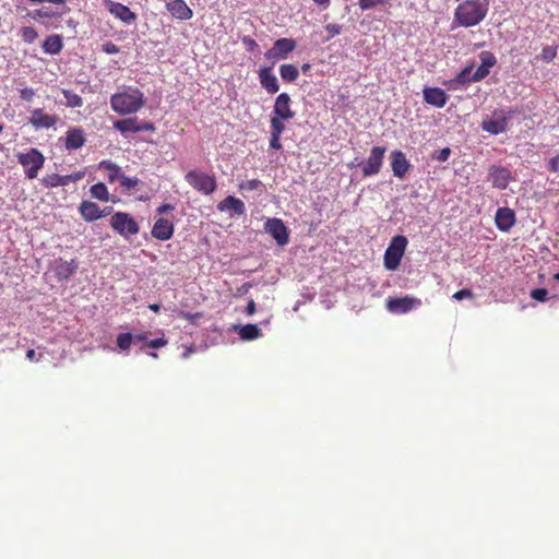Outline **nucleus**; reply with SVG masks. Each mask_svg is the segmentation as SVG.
<instances>
[{
    "instance_id": "4be33fe9",
    "label": "nucleus",
    "mask_w": 559,
    "mask_h": 559,
    "mask_svg": "<svg viewBox=\"0 0 559 559\" xmlns=\"http://www.w3.org/2000/svg\"><path fill=\"white\" fill-rule=\"evenodd\" d=\"M86 142L83 129L74 127L70 128L66 133L64 146L69 151L81 148Z\"/></svg>"
},
{
    "instance_id": "6e6d98bb",
    "label": "nucleus",
    "mask_w": 559,
    "mask_h": 559,
    "mask_svg": "<svg viewBox=\"0 0 559 559\" xmlns=\"http://www.w3.org/2000/svg\"><path fill=\"white\" fill-rule=\"evenodd\" d=\"M175 210V206L169 204V203H165V204H162L159 205L157 209H156V212L158 214H165V213H168V212H173Z\"/></svg>"
},
{
    "instance_id": "de8ad7c7",
    "label": "nucleus",
    "mask_w": 559,
    "mask_h": 559,
    "mask_svg": "<svg viewBox=\"0 0 559 559\" xmlns=\"http://www.w3.org/2000/svg\"><path fill=\"white\" fill-rule=\"evenodd\" d=\"M451 155V150L449 147H444L440 151H438L433 158L438 162H447Z\"/></svg>"
},
{
    "instance_id": "49530a36",
    "label": "nucleus",
    "mask_w": 559,
    "mask_h": 559,
    "mask_svg": "<svg viewBox=\"0 0 559 559\" xmlns=\"http://www.w3.org/2000/svg\"><path fill=\"white\" fill-rule=\"evenodd\" d=\"M325 29L329 32V36L326 37L325 40H330L331 38H333L334 36L338 35L341 33L342 26L338 24H328L325 26Z\"/></svg>"
},
{
    "instance_id": "864d4df0",
    "label": "nucleus",
    "mask_w": 559,
    "mask_h": 559,
    "mask_svg": "<svg viewBox=\"0 0 559 559\" xmlns=\"http://www.w3.org/2000/svg\"><path fill=\"white\" fill-rule=\"evenodd\" d=\"M548 169L552 173L559 171V155L552 157L548 162Z\"/></svg>"
},
{
    "instance_id": "f3484780",
    "label": "nucleus",
    "mask_w": 559,
    "mask_h": 559,
    "mask_svg": "<svg viewBox=\"0 0 559 559\" xmlns=\"http://www.w3.org/2000/svg\"><path fill=\"white\" fill-rule=\"evenodd\" d=\"M273 114L275 117L286 120L295 117V112L290 109V97L287 93H282L276 97Z\"/></svg>"
},
{
    "instance_id": "9d476101",
    "label": "nucleus",
    "mask_w": 559,
    "mask_h": 559,
    "mask_svg": "<svg viewBox=\"0 0 559 559\" xmlns=\"http://www.w3.org/2000/svg\"><path fill=\"white\" fill-rule=\"evenodd\" d=\"M296 48V41L292 38H280L275 40L272 48L265 53L269 60H283Z\"/></svg>"
},
{
    "instance_id": "4c0bfd02",
    "label": "nucleus",
    "mask_w": 559,
    "mask_h": 559,
    "mask_svg": "<svg viewBox=\"0 0 559 559\" xmlns=\"http://www.w3.org/2000/svg\"><path fill=\"white\" fill-rule=\"evenodd\" d=\"M389 0H359L358 5L362 11L371 10L379 4H385Z\"/></svg>"
},
{
    "instance_id": "a211bd4d",
    "label": "nucleus",
    "mask_w": 559,
    "mask_h": 559,
    "mask_svg": "<svg viewBox=\"0 0 559 559\" xmlns=\"http://www.w3.org/2000/svg\"><path fill=\"white\" fill-rule=\"evenodd\" d=\"M108 11L122 22L130 24L136 20V14L129 7L115 1H106Z\"/></svg>"
},
{
    "instance_id": "72a5a7b5",
    "label": "nucleus",
    "mask_w": 559,
    "mask_h": 559,
    "mask_svg": "<svg viewBox=\"0 0 559 559\" xmlns=\"http://www.w3.org/2000/svg\"><path fill=\"white\" fill-rule=\"evenodd\" d=\"M62 95L66 98V105L71 108H78L83 106V99L80 95L75 94L70 90L63 88L61 91Z\"/></svg>"
},
{
    "instance_id": "20e7f679",
    "label": "nucleus",
    "mask_w": 559,
    "mask_h": 559,
    "mask_svg": "<svg viewBox=\"0 0 559 559\" xmlns=\"http://www.w3.org/2000/svg\"><path fill=\"white\" fill-rule=\"evenodd\" d=\"M16 158L23 166L25 176L28 179H35L45 163V156L35 147L29 148L25 153H19Z\"/></svg>"
},
{
    "instance_id": "c03bdc74",
    "label": "nucleus",
    "mask_w": 559,
    "mask_h": 559,
    "mask_svg": "<svg viewBox=\"0 0 559 559\" xmlns=\"http://www.w3.org/2000/svg\"><path fill=\"white\" fill-rule=\"evenodd\" d=\"M202 313L201 312H195V313H191V312H185V311H181L179 317L191 322V323H197V320L201 319L202 318Z\"/></svg>"
},
{
    "instance_id": "13d9d810",
    "label": "nucleus",
    "mask_w": 559,
    "mask_h": 559,
    "mask_svg": "<svg viewBox=\"0 0 559 559\" xmlns=\"http://www.w3.org/2000/svg\"><path fill=\"white\" fill-rule=\"evenodd\" d=\"M233 330L238 333L240 340L245 341V325L235 324V325H233Z\"/></svg>"
},
{
    "instance_id": "58836bf2",
    "label": "nucleus",
    "mask_w": 559,
    "mask_h": 559,
    "mask_svg": "<svg viewBox=\"0 0 559 559\" xmlns=\"http://www.w3.org/2000/svg\"><path fill=\"white\" fill-rule=\"evenodd\" d=\"M262 336L258 324L247 323V341L257 340Z\"/></svg>"
},
{
    "instance_id": "cd10ccee",
    "label": "nucleus",
    "mask_w": 559,
    "mask_h": 559,
    "mask_svg": "<svg viewBox=\"0 0 559 559\" xmlns=\"http://www.w3.org/2000/svg\"><path fill=\"white\" fill-rule=\"evenodd\" d=\"M76 269L78 263L74 259L71 261H64L60 259L56 264L55 273L59 280H68L75 273Z\"/></svg>"
},
{
    "instance_id": "393cba45",
    "label": "nucleus",
    "mask_w": 559,
    "mask_h": 559,
    "mask_svg": "<svg viewBox=\"0 0 559 559\" xmlns=\"http://www.w3.org/2000/svg\"><path fill=\"white\" fill-rule=\"evenodd\" d=\"M474 82H479V80H474V64L471 63L456 74V76L451 81V85L453 88H461Z\"/></svg>"
},
{
    "instance_id": "39448f33",
    "label": "nucleus",
    "mask_w": 559,
    "mask_h": 559,
    "mask_svg": "<svg viewBox=\"0 0 559 559\" xmlns=\"http://www.w3.org/2000/svg\"><path fill=\"white\" fill-rule=\"evenodd\" d=\"M110 226L124 238H129L139 233L136 221L131 215L123 212H117L111 216Z\"/></svg>"
},
{
    "instance_id": "0eeeda50",
    "label": "nucleus",
    "mask_w": 559,
    "mask_h": 559,
    "mask_svg": "<svg viewBox=\"0 0 559 559\" xmlns=\"http://www.w3.org/2000/svg\"><path fill=\"white\" fill-rule=\"evenodd\" d=\"M385 152L386 148L383 146H373L367 160L357 164L361 166L364 177L374 176L380 173Z\"/></svg>"
},
{
    "instance_id": "f704fd0d",
    "label": "nucleus",
    "mask_w": 559,
    "mask_h": 559,
    "mask_svg": "<svg viewBox=\"0 0 559 559\" xmlns=\"http://www.w3.org/2000/svg\"><path fill=\"white\" fill-rule=\"evenodd\" d=\"M20 34L23 41L26 44H33L38 38L37 31L32 26L22 27Z\"/></svg>"
},
{
    "instance_id": "6ab92c4d",
    "label": "nucleus",
    "mask_w": 559,
    "mask_h": 559,
    "mask_svg": "<svg viewBox=\"0 0 559 559\" xmlns=\"http://www.w3.org/2000/svg\"><path fill=\"white\" fill-rule=\"evenodd\" d=\"M151 233L155 239L166 241L174 235V224L170 219L160 217L154 223Z\"/></svg>"
},
{
    "instance_id": "338daca9",
    "label": "nucleus",
    "mask_w": 559,
    "mask_h": 559,
    "mask_svg": "<svg viewBox=\"0 0 559 559\" xmlns=\"http://www.w3.org/2000/svg\"><path fill=\"white\" fill-rule=\"evenodd\" d=\"M148 308H150L152 311H154V312H158V311H159V309H160V306H159V305H157V304H152V305H150V306H148Z\"/></svg>"
},
{
    "instance_id": "5fc2aeb1",
    "label": "nucleus",
    "mask_w": 559,
    "mask_h": 559,
    "mask_svg": "<svg viewBox=\"0 0 559 559\" xmlns=\"http://www.w3.org/2000/svg\"><path fill=\"white\" fill-rule=\"evenodd\" d=\"M280 139H281V135L271 134L270 146L274 150H280L282 147Z\"/></svg>"
},
{
    "instance_id": "ddd939ff",
    "label": "nucleus",
    "mask_w": 559,
    "mask_h": 559,
    "mask_svg": "<svg viewBox=\"0 0 559 559\" xmlns=\"http://www.w3.org/2000/svg\"><path fill=\"white\" fill-rule=\"evenodd\" d=\"M265 230L275 239L278 246H285L288 242L287 227L280 218L267 219Z\"/></svg>"
},
{
    "instance_id": "e433bc0d",
    "label": "nucleus",
    "mask_w": 559,
    "mask_h": 559,
    "mask_svg": "<svg viewBox=\"0 0 559 559\" xmlns=\"http://www.w3.org/2000/svg\"><path fill=\"white\" fill-rule=\"evenodd\" d=\"M286 119H282L278 117L273 116L271 118V134L281 135L285 130L284 121Z\"/></svg>"
},
{
    "instance_id": "4d7b16f0",
    "label": "nucleus",
    "mask_w": 559,
    "mask_h": 559,
    "mask_svg": "<svg viewBox=\"0 0 559 559\" xmlns=\"http://www.w3.org/2000/svg\"><path fill=\"white\" fill-rule=\"evenodd\" d=\"M34 96V91L31 87H25L21 91V97L25 100H31Z\"/></svg>"
},
{
    "instance_id": "680f3d73",
    "label": "nucleus",
    "mask_w": 559,
    "mask_h": 559,
    "mask_svg": "<svg viewBox=\"0 0 559 559\" xmlns=\"http://www.w3.org/2000/svg\"><path fill=\"white\" fill-rule=\"evenodd\" d=\"M246 45L247 50H252L257 46V43L253 39L247 38Z\"/></svg>"
},
{
    "instance_id": "f257e3e1",
    "label": "nucleus",
    "mask_w": 559,
    "mask_h": 559,
    "mask_svg": "<svg viewBox=\"0 0 559 559\" xmlns=\"http://www.w3.org/2000/svg\"><path fill=\"white\" fill-rule=\"evenodd\" d=\"M489 0H465L454 12V21L463 27L478 25L487 15Z\"/></svg>"
},
{
    "instance_id": "bb28decb",
    "label": "nucleus",
    "mask_w": 559,
    "mask_h": 559,
    "mask_svg": "<svg viewBox=\"0 0 559 559\" xmlns=\"http://www.w3.org/2000/svg\"><path fill=\"white\" fill-rule=\"evenodd\" d=\"M217 209L221 212H226L229 214H242L243 203L240 199L235 197H227L217 204Z\"/></svg>"
},
{
    "instance_id": "b1692460",
    "label": "nucleus",
    "mask_w": 559,
    "mask_h": 559,
    "mask_svg": "<svg viewBox=\"0 0 559 559\" xmlns=\"http://www.w3.org/2000/svg\"><path fill=\"white\" fill-rule=\"evenodd\" d=\"M57 121L58 118L56 116L48 115L43 109H35L29 119V122L35 128H51Z\"/></svg>"
},
{
    "instance_id": "ea45409f",
    "label": "nucleus",
    "mask_w": 559,
    "mask_h": 559,
    "mask_svg": "<svg viewBox=\"0 0 559 559\" xmlns=\"http://www.w3.org/2000/svg\"><path fill=\"white\" fill-rule=\"evenodd\" d=\"M139 183H140V180L138 178H130L127 176H123L120 181L121 187L127 191L135 189Z\"/></svg>"
},
{
    "instance_id": "bf43d9fd",
    "label": "nucleus",
    "mask_w": 559,
    "mask_h": 559,
    "mask_svg": "<svg viewBox=\"0 0 559 559\" xmlns=\"http://www.w3.org/2000/svg\"><path fill=\"white\" fill-rule=\"evenodd\" d=\"M147 340V333L142 332L139 334H133V341L134 342H145Z\"/></svg>"
},
{
    "instance_id": "a19ab883",
    "label": "nucleus",
    "mask_w": 559,
    "mask_h": 559,
    "mask_svg": "<svg viewBox=\"0 0 559 559\" xmlns=\"http://www.w3.org/2000/svg\"><path fill=\"white\" fill-rule=\"evenodd\" d=\"M28 15L34 20H41V19H50V17H52L53 14L48 9H38V10H35V11L28 13Z\"/></svg>"
},
{
    "instance_id": "37998d69",
    "label": "nucleus",
    "mask_w": 559,
    "mask_h": 559,
    "mask_svg": "<svg viewBox=\"0 0 559 559\" xmlns=\"http://www.w3.org/2000/svg\"><path fill=\"white\" fill-rule=\"evenodd\" d=\"M102 51L107 55H115L120 51V48L112 41H106L102 45Z\"/></svg>"
},
{
    "instance_id": "8fccbe9b",
    "label": "nucleus",
    "mask_w": 559,
    "mask_h": 559,
    "mask_svg": "<svg viewBox=\"0 0 559 559\" xmlns=\"http://www.w3.org/2000/svg\"><path fill=\"white\" fill-rule=\"evenodd\" d=\"M156 130L155 126L153 122H148V121H139L138 120V132H142V131H151V132H154Z\"/></svg>"
},
{
    "instance_id": "9b49d317",
    "label": "nucleus",
    "mask_w": 559,
    "mask_h": 559,
    "mask_svg": "<svg viewBox=\"0 0 559 559\" xmlns=\"http://www.w3.org/2000/svg\"><path fill=\"white\" fill-rule=\"evenodd\" d=\"M509 116L503 111H495L493 118H486L481 121V129L492 135L504 133L508 127Z\"/></svg>"
},
{
    "instance_id": "774afa93",
    "label": "nucleus",
    "mask_w": 559,
    "mask_h": 559,
    "mask_svg": "<svg viewBox=\"0 0 559 559\" xmlns=\"http://www.w3.org/2000/svg\"><path fill=\"white\" fill-rule=\"evenodd\" d=\"M554 280H555V281H557V282H559V273H557V274H555V275H554Z\"/></svg>"
},
{
    "instance_id": "dca6fc26",
    "label": "nucleus",
    "mask_w": 559,
    "mask_h": 559,
    "mask_svg": "<svg viewBox=\"0 0 559 559\" xmlns=\"http://www.w3.org/2000/svg\"><path fill=\"white\" fill-rule=\"evenodd\" d=\"M496 226L501 231H509L515 224V213L510 207H499L495 216Z\"/></svg>"
},
{
    "instance_id": "2f4dec72",
    "label": "nucleus",
    "mask_w": 559,
    "mask_h": 559,
    "mask_svg": "<svg viewBox=\"0 0 559 559\" xmlns=\"http://www.w3.org/2000/svg\"><path fill=\"white\" fill-rule=\"evenodd\" d=\"M281 78L286 82H294L299 75V71L296 66L285 63L280 67Z\"/></svg>"
},
{
    "instance_id": "e2e57ef3",
    "label": "nucleus",
    "mask_w": 559,
    "mask_h": 559,
    "mask_svg": "<svg viewBox=\"0 0 559 559\" xmlns=\"http://www.w3.org/2000/svg\"><path fill=\"white\" fill-rule=\"evenodd\" d=\"M67 0H38L39 3L48 2L53 4H63Z\"/></svg>"
},
{
    "instance_id": "423d86ee",
    "label": "nucleus",
    "mask_w": 559,
    "mask_h": 559,
    "mask_svg": "<svg viewBox=\"0 0 559 559\" xmlns=\"http://www.w3.org/2000/svg\"><path fill=\"white\" fill-rule=\"evenodd\" d=\"M185 179L193 189L203 194H211L216 189L215 178L204 173L190 170L186 174Z\"/></svg>"
},
{
    "instance_id": "a18cd8bd",
    "label": "nucleus",
    "mask_w": 559,
    "mask_h": 559,
    "mask_svg": "<svg viewBox=\"0 0 559 559\" xmlns=\"http://www.w3.org/2000/svg\"><path fill=\"white\" fill-rule=\"evenodd\" d=\"M540 56L543 60L549 62L556 57V49L550 46H547L543 48Z\"/></svg>"
},
{
    "instance_id": "c756f323",
    "label": "nucleus",
    "mask_w": 559,
    "mask_h": 559,
    "mask_svg": "<svg viewBox=\"0 0 559 559\" xmlns=\"http://www.w3.org/2000/svg\"><path fill=\"white\" fill-rule=\"evenodd\" d=\"M63 48L60 35H49L43 43V49L46 53L58 55Z\"/></svg>"
},
{
    "instance_id": "473e14b6",
    "label": "nucleus",
    "mask_w": 559,
    "mask_h": 559,
    "mask_svg": "<svg viewBox=\"0 0 559 559\" xmlns=\"http://www.w3.org/2000/svg\"><path fill=\"white\" fill-rule=\"evenodd\" d=\"M91 195L94 199L107 202L109 200V192L105 183L98 182L91 187Z\"/></svg>"
},
{
    "instance_id": "7ed1b4c3",
    "label": "nucleus",
    "mask_w": 559,
    "mask_h": 559,
    "mask_svg": "<svg viewBox=\"0 0 559 559\" xmlns=\"http://www.w3.org/2000/svg\"><path fill=\"white\" fill-rule=\"evenodd\" d=\"M408 240L405 236H394L384 252L383 263L389 271H395L401 264Z\"/></svg>"
},
{
    "instance_id": "0e129e2a",
    "label": "nucleus",
    "mask_w": 559,
    "mask_h": 559,
    "mask_svg": "<svg viewBox=\"0 0 559 559\" xmlns=\"http://www.w3.org/2000/svg\"><path fill=\"white\" fill-rule=\"evenodd\" d=\"M35 356H36V353H35V350H34V349H28V350H27V353H26V358H27L28 360H31V361H32V360H34V359H35Z\"/></svg>"
},
{
    "instance_id": "1a4fd4ad",
    "label": "nucleus",
    "mask_w": 559,
    "mask_h": 559,
    "mask_svg": "<svg viewBox=\"0 0 559 559\" xmlns=\"http://www.w3.org/2000/svg\"><path fill=\"white\" fill-rule=\"evenodd\" d=\"M488 180L493 188L504 190L514 178L507 167L491 165L488 169Z\"/></svg>"
},
{
    "instance_id": "2eb2a0df",
    "label": "nucleus",
    "mask_w": 559,
    "mask_h": 559,
    "mask_svg": "<svg viewBox=\"0 0 559 559\" xmlns=\"http://www.w3.org/2000/svg\"><path fill=\"white\" fill-rule=\"evenodd\" d=\"M478 58L480 64L474 71V80L481 81L489 75L490 69L497 64V58L491 51L488 50L479 52Z\"/></svg>"
},
{
    "instance_id": "a878e982",
    "label": "nucleus",
    "mask_w": 559,
    "mask_h": 559,
    "mask_svg": "<svg viewBox=\"0 0 559 559\" xmlns=\"http://www.w3.org/2000/svg\"><path fill=\"white\" fill-rule=\"evenodd\" d=\"M79 211H80L81 216L86 222H94V221L100 218L103 215L99 206L96 203L91 202V201H83L80 204Z\"/></svg>"
},
{
    "instance_id": "7c9ffc66",
    "label": "nucleus",
    "mask_w": 559,
    "mask_h": 559,
    "mask_svg": "<svg viewBox=\"0 0 559 559\" xmlns=\"http://www.w3.org/2000/svg\"><path fill=\"white\" fill-rule=\"evenodd\" d=\"M114 128L122 134L128 132H138V118H127L114 122Z\"/></svg>"
},
{
    "instance_id": "3c124183",
    "label": "nucleus",
    "mask_w": 559,
    "mask_h": 559,
    "mask_svg": "<svg viewBox=\"0 0 559 559\" xmlns=\"http://www.w3.org/2000/svg\"><path fill=\"white\" fill-rule=\"evenodd\" d=\"M249 190L262 192L264 190V185L259 180H247V191Z\"/></svg>"
},
{
    "instance_id": "69168bd1",
    "label": "nucleus",
    "mask_w": 559,
    "mask_h": 559,
    "mask_svg": "<svg viewBox=\"0 0 559 559\" xmlns=\"http://www.w3.org/2000/svg\"><path fill=\"white\" fill-rule=\"evenodd\" d=\"M314 3L323 7H328L330 4V0H312Z\"/></svg>"
},
{
    "instance_id": "6e6552de",
    "label": "nucleus",
    "mask_w": 559,
    "mask_h": 559,
    "mask_svg": "<svg viewBox=\"0 0 559 559\" xmlns=\"http://www.w3.org/2000/svg\"><path fill=\"white\" fill-rule=\"evenodd\" d=\"M385 305L389 312L404 314L420 307L421 300L412 296L390 297L386 299Z\"/></svg>"
},
{
    "instance_id": "5701e85b",
    "label": "nucleus",
    "mask_w": 559,
    "mask_h": 559,
    "mask_svg": "<svg viewBox=\"0 0 559 559\" xmlns=\"http://www.w3.org/2000/svg\"><path fill=\"white\" fill-rule=\"evenodd\" d=\"M260 83L269 94H275L280 90L277 78L270 68H263L259 72Z\"/></svg>"
},
{
    "instance_id": "f03ea898",
    "label": "nucleus",
    "mask_w": 559,
    "mask_h": 559,
    "mask_svg": "<svg viewBox=\"0 0 559 559\" xmlns=\"http://www.w3.org/2000/svg\"><path fill=\"white\" fill-rule=\"evenodd\" d=\"M144 104V94L139 88H132L130 92L116 93L110 97L111 109L123 116L135 114Z\"/></svg>"
},
{
    "instance_id": "79ce46f5",
    "label": "nucleus",
    "mask_w": 559,
    "mask_h": 559,
    "mask_svg": "<svg viewBox=\"0 0 559 559\" xmlns=\"http://www.w3.org/2000/svg\"><path fill=\"white\" fill-rule=\"evenodd\" d=\"M547 295L548 290L546 288H535L531 292V297L540 302L546 301Z\"/></svg>"
},
{
    "instance_id": "09e8293b",
    "label": "nucleus",
    "mask_w": 559,
    "mask_h": 559,
    "mask_svg": "<svg viewBox=\"0 0 559 559\" xmlns=\"http://www.w3.org/2000/svg\"><path fill=\"white\" fill-rule=\"evenodd\" d=\"M167 344V340L165 337H158L155 340H152L146 343V346L153 349L160 348Z\"/></svg>"
},
{
    "instance_id": "c9c22d12",
    "label": "nucleus",
    "mask_w": 559,
    "mask_h": 559,
    "mask_svg": "<svg viewBox=\"0 0 559 559\" xmlns=\"http://www.w3.org/2000/svg\"><path fill=\"white\" fill-rule=\"evenodd\" d=\"M133 342V334L131 333H120L117 336V346L121 350H128L131 346V343Z\"/></svg>"
},
{
    "instance_id": "f8f14e48",
    "label": "nucleus",
    "mask_w": 559,
    "mask_h": 559,
    "mask_svg": "<svg viewBox=\"0 0 559 559\" xmlns=\"http://www.w3.org/2000/svg\"><path fill=\"white\" fill-rule=\"evenodd\" d=\"M84 176H85V171H75L73 174L64 175V176L58 175V174H50V175H46L41 179V183L46 188L63 187V186H68L71 182H76V181L83 179Z\"/></svg>"
},
{
    "instance_id": "052dcab7",
    "label": "nucleus",
    "mask_w": 559,
    "mask_h": 559,
    "mask_svg": "<svg viewBox=\"0 0 559 559\" xmlns=\"http://www.w3.org/2000/svg\"><path fill=\"white\" fill-rule=\"evenodd\" d=\"M255 312V305L253 300L247 302V316H252Z\"/></svg>"
},
{
    "instance_id": "c85d7f7f",
    "label": "nucleus",
    "mask_w": 559,
    "mask_h": 559,
    "mask_svg": "<svg viewBox=\"0 0 559 559\" xmlns=\"http://www.w3.org/2000/svg\"><path fill=\"white\" fill-rule=\"evenodd\" d=\"M99 168L107 171V179L110 183L115 181H121L122 177L124 176L121 167L111 160H102L99 163Z\"/></svg>"
},
{
    "instance_id": "aec40b11",
    "label": "nucleus",
    "mask_w": 559,
    "mask_h": 559,
    "mask_svg": "<svg viewBox=\"0 0 559 559\" xmlns=\"http://www.w3.org/2000/svg\"><path fill=\"white\" fill-rule=\"evenodd\" d=\"M168 12L178 20H190L193 11L189 8L185 0H170L166 3Z\"/></svg>"
},
{
    "instance_id": "412c9836",
    "label": "nucleus",
    "mask_w": 559,
    "mask_h": 559,
    "mask_svg": "<svg viewBox=\"0 0 559 559\" xmlns=\"http://www.w3.org/2000/svg\"><path fill=\"white\" fill-rule=\"evenodd\" d=\"M424 100L437 108H442L448 102V95L439 87H425L423 91Z\"/></svg>"
},
{
    "instance_id": "4468645a",
    "label": "nucleus",
    "mask_w": 559,
    "mask_h": 559,
    "mask_svg": "<svg viewBox=\"0 0 559 559\" xmlns=\"http://www.w3.org/2000/svg\"><path fill=\"white\" fill-rule=\"evenodd\" d=\"M390 159L393 175L399 179H403L412 167L405 153L400 150H395L391 153Z\"/></svg>"
},
{
    "instance_id": "603ef678",
    "label": "nucleus",
    "mask_w": 559,
    "mask_h": 559,
    "mask_svg": "<svg viewBox=\"0 0 559 559\" xmlns=\"http://www.w3.org/2000/svg\"><path fill=\"white\" fill-rule=\"evenodd\" d=\"M472 296H473L472 290L468 289V288H464V289H461V290L456 292L453 295V298L456 299V300H463L465 298H471Z\"/></svg>"
}]
</instances>
